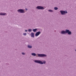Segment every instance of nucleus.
<instances>
[{
  "instance_id": "obj_1",
  "label": "nucleus",
  "mask_w": 76,
  "mask_h": 76,
  "mask_svg": "<svg viewBox=\"0 0 76 76\" xmlns=\"http://www.w3.org/2000/svg\"><path fill=\"white\" fill-rule=\"evenodd\" d=\"M34 62L36 63H38L39 64H45L46 63V61H44L43 62L40 61L38 60H35L34 61Z\"/></svg>"
},
{
  "instance_id": "obj_2",
  "label": "nucleus",
  "mask_w": 76,
  "mask_h": 76,
  "mask_svg": "<svg viewBox=\"0 0 76 76\" xmlns=\"http://www.w3.org/2000/svg\"><path fill=\"white\" fill-rule=\"evenodd\" d=\"M38 56L40 57H47V55L45 54H37Z\"/></svg>"
},
{
  "instance_id": "obj_3",
  "label": "nucleus",
  "mask_w": 76,
  "mask_h": 76,
  "mask_svg": "<svg viewBox=\"0 0 76 76\" xmlns=\"http://www.w3.org/2000/svg\"><path fill=\"white\" fill-rule=\"evenodd\" d=\"M17 12L20 13H23L25 12V10L22 9H19L18 10Z\"/></svg>"
},
{
  "instance_id": "obj_4",
  "label": "nucleus",
  "mask_w": 76,
  "mask_h": 76,
  "mask_svg": "<svg viewBox=\"0 0 76 76\" xmlns=\"http://www.w3.org/2000/svg\"><path fill=\"white\" fill-rule=\"evenodd\" d=\"M60 12L61 15H65V14L68 13L67 11L61 10Z\"/></svg>"
},
{
  "instance_id": "obj_5",
  "label": "nucleus",
  "mask_w": 76,
  "mask_h": 76,
  "mask_svg": "<svg viewBox=\"0 0 76 76\" xmlns=\"http://www.w3.org/2000/svg\"><path fill=\"white\" fill-rule=\"evenodd\" d=\"M36 8L39 10H44L45 9L44 7L40 6H37Z\"/></svg>"
},
{
  "instance_id": "obj_6",
  "label": "nucleus",
  "mask_w": 76,
  "mask_h": 76,
  "mask_svg": "<svg viewBox=\"0 0 76 76\" xmlns=\"http://www.w3.org/2000/svg\"><path fill=\"white\" fill-rule=\"evenodd\" d=\"M66 34H67L68 35H72V32L70 31L69 30L67 29H66Z\"/></svg>"
},
{
  "instance_id": "obj_7",
  "label": "nucleus",
  "mask_w": 76,
  "mask_h": 76,
  "mask_svg": "<svg viewBox=\"0 0 76 76\" xmlns=\"http://www.w3.org/2000/svg\"><path fill=\"white\" fill-rule=\"evenodd\" d=\"M66 29L65 30V31L63 30L61 31V34L62 35H65V34H66Z\"/></svg>"
},
{
  "instance_id": "obj_8",
  "label": "nucleus",
  "mask_w": 76,
  "mask_h": 76,
  "mask_svg": "<svg viewBox=\"0 0 76 76\" xmlns=\"http://www.w3.org/2000/svg\"><path fill=\"white\" fill-rule=\"evenodd\" d=\"M41 34V32L40 31L37 32L35 34V37H38Z\"/></svg>"
},
{
  "instance_id": "obj_9",
  "label": "nucleus",
  "mask_w": 76,
  "mask_h": 76,
  "mask_svg": "<svg viewBox=\"0 0 76 76\" xmlns=\"http://www.w3.org/2000/svg\"><path fill=\"white\" fill-rule=\"evenodd\" d=\"M6 15V13L2 12L0 13V15L1 16H4V15Z\"/></svg>"
},
{
  "instance_id": "obj_10",
  "label": "nucleus",
  "mask_w": 76,
  "mask_h": 76,
  "mask_svg": "<svg viewBox=\"0 0 76 76\" xmlns=\"http://www.w3.org/2000/svg\"><path fill=\"white\" fill-rule=\"evenodd\" d=\"M31 37H32V38H34V33L33 32H31Z\"/></svg>"
},
{
  "instance_id": "obj_11",
  "label": "nucleus",
  "mask_w": 76,
  "mask_h": 76,
  "mask_svg": "<svg viewBox=\"0 0 76 76\" xmlns=\"http://www.w3.org/2000/svg\"><path fill=\"white\" fill-rule=\"evenodd\" d=\"M32 31L34 32H36L37 31V28L33 29H32Z\"/></svg>"
},
{
  "instance_id": "obj_12",
  "label": "nucleus",
  "mask_w": 76,
  "mask_h": 76,
  "mask_svg": "<svg viewBox=\"0 0 76 76\" xmlns=\"http://www.w3.org/2000/svg\"><path fill=\"white\" fill-rule=\"evenodd\" d=\"M48 12H50L51 13H52L54 12L53 10H48Z\"/></svg>"
},
{
  "instance_id": "obj_13",
  "label": "nucleus",
  "mask_w": 76,
  "mask_h": 76,
  "mask_svg": "<svg viewBox=\"0 0 76 76\" xmlns=\"http://www.w3.org/2000/svg\"><path fill=\"white\" fill-rule=\"evenodd\" d=\"M31 55L32 56H36V53H31Z\"/></svg>"
},
{
  "instance_id": "obj_14",
  "label": "nucleus",
  "mask_w": 76,
  "mask_h": 76,
  "mask_svg": "<svg viewBox=\"0 0 76 76\" xmlns=\"http://www.w3.org/2000/svg\"><path fill=\"white\" fill-rule=\"evenodd\" d=\"M28 48H32V46H30L29 45H28Z\"/></svg>"
},
{
  "instance_id": "obj_15",
  "label": "nucleus",
  "mask_w": 76,
  "mask_h": 76,
  "mask_svg": "<svg viewBox=\"0 0 76 76\" xmlns=\"http://www.w3.org/2000/svg\"><path fill=\"white\" fill-rule=\"evenodd\" d=\"M28 31L29 32H32V29H28Z\"/></svg>"
},
{
  "instance_id": "obj_16",
  "label": "nucleus",
  "mask_w": 76,
  "mask_h": 76,
  "mask_svg": "<svg viewBox=\"0 0 76 76\" xmlns=\"http://www.w3.org/2000/svg\"><path fill=\"white\" fill-rule=\"evenodd\" d=\"M54 10H58V8L57 7H55L54 8Z\"/></svg>"
},
{
  "instance_id": "obj_17",
  "label": "nucleus",
  "mask_w": 76,
  "mask_h": 76,
  "mask_svg": "<svg viewBox=\"0 0 76 76\" xmlns=\"http://www.w3.org/2000/svg\"><path fill=\"white\" fill-rule=\"evenodd\" d=\"M23 35H24V36H26L27 35V34L26 33H24L23 34Z\"/></svg>"
},
{
  "instance_id": "obj_18",
  "label": "nucleus",
  "mask_w": 76,
  "mask_h": 76,
  "mask_svg": "<svg viewBox=\"0 0 76 76\" xmlns=\"http://www.w3.org/2000/svg\"><path fill=\"white\" fill-rule=\"evenodd\" d=\"M22 54L23 55H25V53H22Z\"/></svg>"
},
{
  "instance_id": "obj_19",
  "label": "nucleus",
  "mask_w": 76,
  "mask_h": 76,
  "mask_svg": "<svg viewBox=\"0 0 76 76\" xmlns=\"http://www.w3.org/2000/svg\"><path fill=\"white\" fill-rule=\"evenodd\" d=\"M27 31H28V30H25V32H27Z\"/></svg>"
},
{
  "instance_id": "obj_20",
  "label": "nucleus",
  "mask_w": 76,
  "mask_h": 76,
  "mask_svg": "<svg viewBox=\"0 0 76 76\" xmlns=\"http://www.w3.org/2000/svg\"><path fill=\"white\" fill-rule=\"evenodd\" d=\"M6 64H7V65H9V63H6Z\"/></svg>"
},
{
  "instance_id": "obj_21",
  "label": "nucleus",
  "mask_w": 76,
  "mask_h": 76,
  "mask_svg": "<svg viewBox=\"0 0 76 76\" xmlns=\"http://www.w3.org/2000/svg\"><path fill=\"white\" fill-rule=\"evenodd\" d=\"M26 10H28V9L27 8H26Z\"/></svg>"
},
{
  "instance_id": "obj_22",
  "label": "nucleus",
  "mask_w": 76,
  "mask_h": 76,
  "mask_svg": "<svg viewBox=\"0 0 76 76\" xmlns=\"http://www.w3.org/2000/svg\"><path fill=\"white\" fill-rule=\"evenodd\" d=\"M0 62H1L0 61Z\"/></svg>"
}]
</instances>
